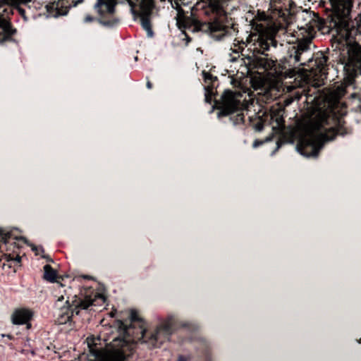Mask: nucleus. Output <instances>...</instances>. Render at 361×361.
<instances>
[{
  "label": "nucleus",
  "mask_w": 361,
  "mask_h": 361,
  "mask_svg": "<svg viewBox=\"0 0 361 361\" xmlns=\"http://www.w3.org/2000/svg\"><path fill=\"white\" fill-rule=\"evenodd\" d=\"M233 94V92L232 90L226 89L220 97L221 102L225 105L229 104L232 101Z\"/></svg>",
  "instance_id": "nucleus-15"
},
{
  "label": "nucleus",
  "mask_w": 361,
  "mask_h": 361,
  "mask_svg": "<svg viewBox=\"0 0 361 361\" xmlns=\"http://www.w3.org/2000/svg\"><path fill=\"white\" fill-rule=\"evenodd\" d=\"M234 113L233 110L229 107L222 108L219 110L217 114L218 118H221V117L226 116H231V115Z\"/></svg>",
  "instance_id": "nucleus-19"
},
{
  "label": "nucleus",
  "mask_w": 361,
  "mask_h": 361,
  "mask_svg": "<svg viewBox=\"0 0 361 361\" xmlns=\"http://www.w3.org/2000/svg\"><path fill=\"white\" fill-rule=\"evenodd\" d=\"M361 343V339L358 340V343Z\"/></svg>",
  "instance_id": "nucleus-40"
},
{
  "label": "nucleus",
  "mask_w": 361,
  "mask_h": 361,
  "mask_svg": "<svg viewBox=\"0 0 361 361\" xmlns=\"http://www.w3.org/2000/svg\"><path fill=\"white\" fill-rule=\"evenodd\" d=\"M152 11L146 10L143 12L142 16H140V25L143 30L147 32L148 37L152 38L154 37V32L152 30V25L151 23V17Z\"/></svg>",
  "instance_id": "nucleus-11"
},
{
  "label": "nucleus",
  "mask_w": 361,
  "mask_h": 361,
  "mask_svg": "<svg viewBox=\"0 0 361 361\" xmlns=\"http://www.w3.org/2000/svg\"><path fill=\"white\" fill-rule=\"evenodd\" d=\"M118 4V0H97L94 9L102 18L106 17V15L111 16L116 11Z\"/></svg>",
  "instance_id": "nucleus-7"
},
{
  "label": "nucleus",
  "mask_w": 361,
  "mask_h": 361,
  "mask_svg": "<svg viewBox=\"0 0 361 361\" xmlns=\"http://www.w3.org/2000/svg\"><path fill=\"white\" fill-rule=\"evenodd\" d=\"M33 251H41V252H44V250H32Z\"/></svg>",
  "instance_id": "nucleus-39"
},
{
  "label": "nucleus",
  "mask_w": 361,
  "mask_h": 361,
  "mask_svg": "<svg viewBox=\"0 0 361 361\" xmlns=\"http://www.w3.org/2000/svg\"><path fill=\"white\" fill-rule=\"evenodd\" d=\"M146 86H147V87L148 89H152V83L150 81L148 80L147 82Z\"/></svg>",
  "instance_id": "nucleus-34"
},
{
  "label": "nucleus",
  "mask_w": 361,
  "mask_h": 361,
  "mask_svg": "<svg viewBox=\"0 0 361 361\" xmlns=\"http://www.w3.org/2000/svg\"><path fill=\"white\" fill-rule=\"evenodd\" d=\"M346 56H343L345 63L351 66L355 71V78L353 80L354 88H357L358 82H361V45L355 42L353 45L346 49ZM361 89V87H360Z\"/></svg>",
  "instance_id": "nucleus-5"
},
{
  "label": "nucleus",
  "mask_w": 361,
  "mask_h": 361,
  "mask_svg": "<svg viewBox=\"0 0 361 361\" xmlns=\"http://www.w3.org/2000/svg\"><path fill=\"white\" fill-rule=\"evenodd\" d=\"M272 45H273L274 47H276V46H277V42H276V41H275V42H273V44H272Z\"/></svg>",
  "instance_id": "nucleus-36"
},
{
  "label": "nucleus",
  "mask_w": 361,
  "mask_h": 361,
  "mask_svg": "<svg viewBox=\"0 0 361 361\" xmlns=\"http://www.w3.org/2000/svg\"><path fill=\"white\" fill-rule=\"evenodd\" d=\"M2 260H4L3 267L8 266L9 268H11L20 265V256L18 254L4 253L2 250H0V262Z\"/></svg>",
  "instance_id": "nucleus-12"
},
{
  "label": "nucleus",
  "mask_w": 361,
  "mask_h": 361,
  "mask_svg": "<svg viewBox=\"0 0 361 361\" xmlns=\"http://www.w3.org/2000/svg\"><path fill=\"white\" fill-rule=\"evenodd\" d=\"M337 134L331 132L329 128L318 125L308 145L305 147L297 145L296 150L305 157L316 159L325 145L328 142L334 140Z\"/></svg>",
  "instance_id": "nucleus-3"
},
{
  "label": "nucleus",
  "mask_w": 361,
  "mask_h": 361,
  "mask_svg": "<svg viewBox=\"0 0 361 361\" xmlns=\"http://www.w3.org/2000/svg\"><path fill=\"white\" fill-rule=\"evenodd\" d=\"M84 0H77L75 1H73V6H77L79 4L82 3Z\"/></svg>",
  "instance_id": "nucleus-33"
},
{
  "label": "nucleus",
  "mask_w": 361,
  "mask_h": 361,
  "mask_svg": "<svg viewBox=\"0 0 361 361\" xmlns=\"http://www.w3.org/2000/svg\"><path fill=\"white\" fill-rule=\"evenodd\" d=\"M17 30L13 27L11 20L2 17L0 18V44L6 42H15L13 36L16 33Z\"/></svg>",
  "instance_id": "nucleus-8"
},
{
  "label": "nucleus",
  "mask_w": 361,
  "mask_h": 361,
  "mask_svg": "<svg viewBox=\"0 0 361 361\" xmlns=\"http://www.w3.org/2000/svg\"><path fill=\"white\" fill-rule=\"evenodd\" d=\"M312 61H313V57H311L310 59H309V60H308V61H307V62H308V63H310V62H312Z\"/></svg>",
  "instance_id": "nucleus-38"
},
{
  "label": "nucleus",
  "mask_w": 361,
  "mask_h": 361,
  "mask_svg": "<svg viewBox=\"0 0 361 361\" xmlns=\"http://www.w3.org/2000/svg\"><path fill=\"white\" fill-rule=\"evenodd\" d=\"M21 5L24 4L22 3L16 2V4L12 6L13 9L16 11L18 13V15L23 18L25 22H27L29 19L26 16L25 10L20 6Z\"/></svg>",
  "instance_id": "nucleus-16"
},
{
  "label": "nucleus",
  "mask_w": 361,
  "mask_h": 361,
  "mask_svg": "<svg viewBox=\"0 0 361 361\" xmlns=\"http://www.w3.org/2000/svg\"><path fill=\"white\" fill-rule=\"evenodd\" d=\"M59 6V1H54L52 4H47L46 6V8H47V10L49 13H51L52 11H54V9H58Z\"/></svg>",
  "instance_id": "nucleus-21"
},
{
  "label": "nucleus",
  "mask_w": 361,
  "mask_h": 361,
  "mask_svg": "<svg viewBox=\"0 0 361 361\" xmlns=\"http://www.w3.org/2000/svg\"><path fill=\"white\" fill-rule=\"evenodd\" d=\"M283 145V142H281L280 141L276 142V148L271 152L270 156L274 157L276 152L279 150V149L282 147Z\"/></svg>",
  "instance_id": "nucleus-23"
},
{
  "label": "nucleus",
  "mask_w": 361,
  "mask_h": 361,
  "mask_svg": "<svg viewBox=\"0 0 361 361\" xmlns=\"http://www.w3.org/2000/svg\"><path fill=\"white\" fill-rule=\"evenodd\" d=\"M274 135L273 134L267 136L265 139L262 140L264 143L269 142L273 140Z\"/></svg>",
  "instance_id": "nucleus-28"
},
{
  "label": "nucleus",
  "mask_w": 361,
  "mask_h": 361,
  "mask_svg": "<svg viewBox=\"0 0 361 361\" xmlns=\"http://www.w3.org/2000/svg\"><path fill=\"white\" fill-rule=\"evenodd\" d=\"M301 54H302L301 53H300L297 50H295L294 59H295V62L300 61Z\"/></svg>",
  "instance_id": "nucleus-26"
},
{
  "label": "nucleus",
  "mask_w": 361,
  "mask_h": 361,
  "mask_svg": "<svg viewBox=\"0 0 361 361\" xmlns=\"http://www.w3.org/2000/svg\"><path fill=\"white\" fill-rule=\"evenodd\" d=\"M254 128L257 132H262L264 128V125L262 122H257L254 125Z\"/></svg>",
  "instance_id": "nucleus-24"
},
{
  "label": "nucleus",
  "mask_w": 361,
  "mask_h": 361,
  "mask_svg": "<svg viewBox=\"0 0 361 361\" xmlns=\"http://www.w3.org/2000/svg\"><path fill=\"white\" fill-rule=\"evenodd\" d=\"M61 279V276L57 274V271L51 268V265L46 264L44 267V279L46 281L50 283H58V279Z\"/></svg>",
  "instance_id": "nucleus-13"
},
{
  "label": "nucleus",
  "mask_w": 361,
  "mask_h": 361,
  "mask_svg": "<svg viewBox=\"0 0 361 361\" xmlns=\"http://www.w3.org/2000/svg\"><path fill=\"white\" fill-rule=\"evenodd\" d=\"M98 23L104 27L114 28L120 23V19L118 18H113L111 20H103L101 17L100 19H98Z\"/></svg>",
  "instance_id": "nucleus-14"
},
{
  "label": "nucleus",
  "mask_w": 361,
  "mask_h": 361,
  "mask_svg": "<svg viewBox=\"0 0 361 361\" xmlns=\"http://www.w3.org/2000/svg\"><path fill=\"white\" fill-rule=\"evenodd\" d=\"M19 231L18 228H13L9 229L8 228L0 227V248L2 245H5L6 248L12 246V248H23L22 243L30 247V248H43L42 245L37 246L35 244L30 242L24 236H19L16 235L13 232Z\"/></svg>",
  "instance_id": "nucleus-4"
},
{
  "label": "nucleus",
  "mask_w": 361,
  "mask_h": 361,
  "mask_svg": "<svg viewBox=\"0 0 361 361\" xmlns=\"http://www.w3.org/2000/svg\"><path fill=\"white\" fill-rule=\"evenodd\" d=\"M229 121L233 122L234 126L243 124L245 123V116L243 114H238L235 116H230Z\"/></svg>",
  "instance_id": "nucleus-17"
},
{
  "label": "nucleus",
  "mask_w": 361,
  "mask_h": 361,
  "mask_svg": "<svg viewBox=\"0 0 361 361\" xmlns=\"http://www.w3.org/2000/svg\"><path fill=\"white\" fill-rule=\"evenodd\" d=\"M261 47L264 51H269L270 45L269 43L266 42V43H263L261 46Z\"/></svg>",
  "instance_id": "nucleus-27"
},
{
  "label": "nucleus",
  "mask_w": 361,
  "mask_h": 361,
  "mask_svg": "<svg viewBox=\"0 0 361 361\" xmlns=\"http://www.w3.org/2000/svg\"><path fill=\"white\" fill-rule=\"evenodd\" d=\"M215 67L213 66L209 72L202 71V75L204 82L207 84L204 87V101L208 104H212L213 97L218 94L216 88L219 86V79L216 76L213 75L211 71H214Z\"/></svg>",
  "instance_id": "nucleus-6"
},
{
  "label": "nucleus",
  "mask_w": 361,
  "mask_h": 361,
  "mask_svg": "<svg viewBox=\"0 0 361 361\" xmlns=\"http://www.w3.org/2000/svg\"><path fill=\"white\" fill-rule=\"evenodd\" d=\"M1 337H7L11 341L14 340V336H13L11 334H1Z\"/></svg>",
  "instance_id": "nucleus-30"
},
{
  "label": "nucleus",
  "mask_w": 361,
  "mask_h": 361,
  "mask_svg": "<svg viewBox=\"0 0 361 361\" xmlns=\"http://www.w3.org/2000/svg\"><path fill=\"white\" fill-rule=\"evenodd\" d=\"M264 145V142L262 140L255 139L252 143L253 148H257Z\"/></svg>",
  "instance_id": "nucleus-25"
},
{
  "label": "nucleus",
  "mask_w": 361,
  "mask_h": 361,
  "mask_svg": "<svg viewBox=\"0 0 361 361\" xmlns=\"http://www.w3.org/2000/svg\"><path fill=\"white\" fill-rule=\"evenodd\" d=\"M3 4L13 6L16 2L22 3L29 8H31V6L30 5V3L32 1V0H1Z\"/></svg>",
  "instance_id": "nucleus-18"
},
{
  "label": "nucleus",
  "mask_w": 361,
  "mask_h": 361,
  "mask_svg": "<svg viewBox=\"0 0 361 361\" xmlns=\"http://www.w3.org/2000/svg\"><path fill=\"white\" fill-rule=\"evenodd\" d=\"M310 49V42H302L300 43L297 47L295 50L302 54L306 52Z\"/></svg>",
  "instance_id": "nucleus-20"
},
{
  "label": "nucleus",
  "mask_w": 361,
  "mask_h": 361,
  "mask_svg": "<svg viewBox=\"0 0 361 361\" xmlns=\"http://www.w3.org/2000/svg\"><path fill=\"white\" fill-rule=\"evenodd\" d=\"M185 39L186 40L185 44L188 45V44L192 41V37H190L188 34H185Z\"/></svg>",
  "instance_id": "nucleus-29"
},
{
  "label": "nucleus",
  "mask_w": 361,
  "mask_h": 361,
  "mask_svg": "<svg viewBox=\"0 0 361 361\" xmlns=\"http://www.w3.org/2000/svg\"><path fill=\"white\" fill-rule=\"evenodd\" d=\"M64 300L63 295H61L59 297V299H57V303L62 302Z\"/></svg>",
  "instance_id": "nucleus-35"
},
{
  "label": "nucleus",
  "mask_w": 361,
  "mask_h": 361,
  "mask_svg": "<svg viewBox=\"0 0 361 361\" xmlns=\"http://www.w3.org/2000/svg\"><path fill=\"white\" fill-rule=\"evenodd\" d=\"M308 64L307 63H300V66H307Z\"/></svg>",
  "instance_id": "nucleus-37"
},
{
  "label": "nucleus",
  "mask_w": 361,
  "mask_h": 361,
  "mask_svg": "<svg viewBox=\"0 0 361 361\" xmlns=\"http://www.w3.org/2000/svg\"><path fill=\"white\" fill-rule=\"evenodd\" d=\"M100 18H97V17H94V16H92L90 15H87L85 16V18H84V20L83 22L85 23H92V22H94V21H97L98 22V19H100Z\"/></svg>",
  "instance_id": "nucleus-22"
},
{
  "label": "nucleus",
  "mask_w": 361,
  "mask_h": 361,
  "mask_svg": "<svg viewBox=\"0 0 361 361\" xmlns=\"http://www.w3.org/2000/svg\"><path fill=\"white\" fill-rule=\"evenodd\" d=\"M121 335L111 340L106 352L89 343V352L95 361H127L134 353L137 341L148 344L152 348H159L169 338L173 331V318L167 317L153 331L144 328L143 319L136 310H130L128 318L119 320Z\"/></svg>",
  "instance_id": "nucleus-1"
},
{
  "label": "nucleus",
  "mask_w": 361,
  "mask_h": 361,
  "mask_svg": "<svg viewBox=\"0 0 361 361\" xmlns=\"http://www.w3.org/2000/svg\"><path fill=\"white\" fill-rule=\"evenodd\" d=\"M360 17L359 20H354L349 16L348 18L343 22V30L346 32V35L350 38H355L358 34H361V14H358Z\"/></svg>",
  "instance_id": "nucleus-10"
},
{
  "label": "nucleus",
  "mask_w": 361,
  "mask_h": 361,
  "mask_svg": "<svg viewBox=\"0 0 361 361\" xmlns=\"http://www.w3.org/2000/svg\"><path fill=\"white\" fill-rule=\"evenodd\" d=\"M96 293L87 295L82 298L74 295L70 298H66L65 305L59 307L56 323L59 325H64L71 323L74 315H78L82 310H87L89 307L94 306Z\"/></svg>",
  "instance_id": "nucleus-2"
},
{
  "label": "nucleus",
  "mask_w": 361,
  "mask_h": 361,
  "mask_svg": "<svg viewBox=\"0 0 361 361\" xmlns=\"http://www.w3.org/2000/svg\"><path fill=\"white\" fill-rule=\"evenodd\" d=\"M176 361H188V358L183 355H179V357H178V360Z\"/></svg>",
  "instance_id": "nucleus-32"
},
{
  "label": "nucleus",
  "mask_w": 361,
  "mask_h": 361,
  "mask_svg": "<svg viewBox=\"0 0 361 361\" xmlns=\"http://www.w3.org/2000/svg\"><path fill=\"white\" fill-rule=\"evenodd\" d=\"M68 13V10L66 9L63 13H59L58 11L56 13V14L54 15L55 17H58L59 16H66L67 15Z\"/></svg>",
  "instance_id": "nucleus-31"
},
{
  "label": "nucleus",
  "mask_w": 361,
  "mask_h": 361,
  "mask_svg": "<svg viewBox=\"0 0 361 361\" xmlns=\"http://www.w3.org/2000/svg\"><path fill=\"white\" fill-rule=\"evenodd\" d=\"M33 313L32 311L22 308L17 309L12 313V323L15 325H26L27 329H30V323Z\"/></svg>",
  "instance_id": "nucleus-9"
}]
</instances>
